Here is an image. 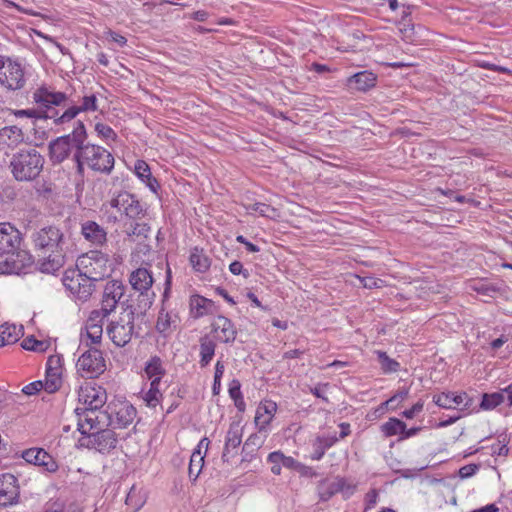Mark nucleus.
<instances>
[{
	"mask_svg": "<svg viewBox=\"0 0 512 512\" xmlns=\"http://www.w3.org/2000/svg\"><path fill=\"white\" fill-rule=\"evenodd\" d=\"M20 231L10 223H0V274H21L31 266L32 256L21 249Z\"/></svg>",
	"mask_w": 512,
	"mask_h": 512,
	"instance_id": "f257e3e1",
	"label": "nucleus"
},
{
	"mask_svg": "<svg viewBox=\"0 0 512 512\" xmlns=\"http://www.w3.org/2000/svg\"><path fill=\"white\" fill-rule=\"evenodd\" d=\"M77 173L84 175L85 167L98 173L109 174L114 167L113 155L104 147L87 143L75 151Z\"/></svg>",
	"mask_w": 512,
	"mask_h": 512,
	"instance_id": "f03ea898",
	"label": "nucleus"
},
{
	"mask_svg": "<svg viewBox=\"0 0 512 512\" xmlns=\"http://www.w3.org/2000/svg\"><path fill=\"white\" fill-rule=\"evenodd\" d=\"M113 210L124 214L131 220L142 219L146 215L144 205L135 195L126 191L118 193L102 206V211L107 216L108 221L115 223L118 220V216Z\"/></svg>",
	"mask_w": 512,
	"mask_h": 512,
	"instance_id": "7ed1b4c3",
	"label": "nucleus"
},
{
	"mask_svg": "<svg viewBox=\"0 0 512 512\" xmlns=\"http://www.w3.org/2000/svg\"><path fill=\"white\" fill-rule=\"evenodd\" d=\"M44 159L33 148L23 149L13 155L10 168L17 181H32L42 171Z\"/></svg>",
	"mask_w": 512,
	"mask_h": 512,
	"instance_id": "20e7f679",
	"label": "nucleus"
},
{
	"mask_svg": "<svg viewBox=\"0 0 512 512\" xmlns=\"http://www.w3.org/2000/svg\"><path fill=\"white\" fill-rule=\"evenodd\" d=\"M76 267L92 282L103 279L111 272L107 255L100 251L81 255L77 259Z\"/></svg>",
	"mask_w": 512,
	"mask_h": 512,
	"instance_id": "39448f33",
	"label": "nucleus"
},
{
	"mask_svg": "<svg viewBox=\"0 0 512 512\" xmlns=\"http://www.w3.org/2000/svg\"><path fill=\"white\" fill-rule=\"evenodd\" d=\"M25 83V65L18 59L0 56V85L8 90H19Z\"/></svg>",
	"mask_w": 512,
	"mask_h": 512,
	"instance_id": "423d86ee",
	"label": "nucleus"
},
{
	"mask_svg": "<svg viewBox=\"0 0 512 512\" xmlns=\"http://www.w3.org/2000/svg\"><path fill=\"white\" fill-rule=\"evenodd\" d=\"M62 283L70 295L80 302L87 301L94 289L93 282L84 276L77 267L64 272Z\"/></svg>",
	"mask_w": 512,
	"mask_h": 512,
	"instance_id": "0eeeda50",
	"label": "nucleus"
},
{
	"mask_svg": "<svg viewBox=\"0 0 512 512\" xmlns=\"http://www.w3.org/2000/svg\"><path fill=\"white\" fill-rule=\"evenodd\" d=\"M77 373L87 379L96 378L106 370V361L98 349L83 352L76 362Z\"/></svg>",
	"mask_w": 512,
	"mask_h": 512,
	"instance_id": "6e6552de",
	"label": "nucleus"
},
{
	"mask_svg": "<svg viewBox=\"0 0 512 512\" xmlns=\"http://www.w3.org/2000/svg\"><path fill=\"white\" fill-rule=\"evenodd\" d=\"M75 412L78 416V430L82 435H87V437L108 425L109 415L105 411L77 407Z\"/></svg>",
	"mask_w": 512,
	"mask_h": 512,
	"instance_id": "1a4fd4ad",
	"label": "nucleus"
},
{
	"mask_svg": "<svg viewBox=\"0 0 512 512\" xmlns=\"http://www.w3.org/2000/svg\"><path fill=\"white\" fill-rule=\"evenodd\" d=\"M134 330L133 314L126 313L119 320L107 326V335L117 347H124L132 338Z\"/></svg>",
	"mask_w": 512,
	"mask_h": 512,
	"instance_id": "9d476101",
	"label": "nucleus"
},
{
	"mask_svg": "<svg viewBox=\"0 0 512 512\" xmlns=\"http://www.w3.org/2000/svg\"><path fill=\"white\" fill-rule=\"evenodd\" d=\"M171 285V270H167V277H166V288L164 291V299L167 298L168 292L170 290ZM165 300H163V303ZM180 324V317L179 313L176 309H168L166 306L163 305L162 309L159 312L157 323H156V329L159 333L163 334L164 336L170 335L174 330L178 328Z\"/></svg>",
	"mask_w": 512,
	"mask_h": 512,
	"instance_id": "9b49d317",
	"label": "nucleus"
},
{
	"mask_svg": "<svg viewBox=\"0 0 512 512\" xmlns=\"http://www.w3.org/2000/svg\"><path fill=\"white\" fill-rule=\"evenodd\" d=\"M35 247L46 254L50 250L62 249L63 233L55 226H48L36 231L32 236Z\"/></svg>",
	"mask_w": 512,
	"mask_h": 512,
	"instance_id": "f8f14e48",
	"label": "nucleus"
},
{
	"mask_svg": "<svg viewBox=\"0 0 512 512\" xmlns=\"http://www.w3.org/2000/svg\"><path fill=\"white\" fill-rule=\"evenodd\" d=\"M100 312H91L86 320L85 326L80 333V344L90 346L99 344L103 334V320Z\"/></svg>",
	"mask_w": 512,
	"mask_h": 512,
	"instance_id": "ddd939ff",
	"label": "nucleus"
},
{
	"mask_svg": "<svg viewBox=\"0 0 512 512\" xmlns=\"http://www.w3.org/2000/svg\"><path fill=\"white\" fill-rule=\"evenodd\" d=\"M63 358L59 354L48 357L45 373V391L56 392L62 384Z\"/></svg>",
	"mask_w": 512,
	"mask_h": 512,
	"instance_id": "4468645a",
	"label": "nucleus"
},
{
	"mask_svg": "<svg viewBox=\"0 0 512 512\" xmlns=\"http://www.w3.org/2000/svg\"><path fill=\"white\" fill-rule=\"evenodd\" d=\"M117 442L118 436L113 429L102 428L99 431L91 433V435L87 437V443H82V445L87 446L88 448H93L98 452L105 454L114 449L117 445Z\"/></svg>",
	"mask_w": 512,
	"mask_h": 512,
	"instance_id": "2eb2a0df",
	"label": "nucleus"
},
{
	"mask_svg": "<svg viewBox=\"0 0 512 512\" xmlns=\"http://www.w3.org/2000/svg\"><path fill=\"white\" fill-rule=\"evenodd\" d=\"M277 409V403L273 400L263 399L260 401L254 417V423L259 433H264V436L268 434Z\"/></svg>",
	"mask_w": 512,
	"mask_h": 512,
	"instance_id": "dca6fc26",
	"label": "nucleus"
},
{
	"mask_svg": "<svg viewBox=\"0 0 512 512\" xmlns=\"http://www.w3.org/2000/svg\"><path fill=\"white\" fill-rule=\"evenodd\" d=\"M78 399L82 409L101 410L107 400V395L101 387L87 384L80 387Z\"/></svg>",
	"mask_w": 512,
	"mask_h": 512,
	"instance_id": "f3484780",
	"label": "nucleus"
},
{
	"mask_svg": "<svg viewBox=\"0 0 512 512\" xmlns=\"http://www.w3.org/2000/svg\"><path fill=\"white\" fill-rule=\"evenodd\" d=\"M22 458L29 464L41 468L43 472L54 473L59 466L56 460L42 448H30L22 452Z\"/></svg>",
	"mask_w": 512,
	"mask_h": 512,
	"instance_id": "a211bd4d",
	"label": "nucleus"
},
{
	"mask_svg": "<svg viewBox=\"0 0 512 512\" xmlns=\"http://www.w3.org/2000/svg\"><path fill=\"white\" fill-rule=\"evenodd\" d=\"M19 498L17 478L9 473L0 475V507L16 504Z\"/></svg>",
	"mask_w": 512,
	"mask_h": 512,
	"instance_id": "6ab92c4d",
	"label": "nucleus"
},
{
	"mask_svg": "<svg viewBox=\"0 0 512 512\" xmlns=\"http://www.w3.org/2000/svg\"><path fill=\"white\" fill-rule=\"evenodd\" d=\"M32 98L39 106L50 108L52 106H60L63 104L67 99V95L43 85L33 92Z\"/></svg>",
	"mask_w": 512,
	"mask_h": 512,
	"instance_id": "aec40b11",
	"label": "nucleus"
},
{
	"mask_svg": "<svg viewBox=\"0 0 512 512\" xmlns=\"http://www.w3.org/2000/svg\"><path fill=\"white\" fill-rule=\"evenodd\" d=\"M243 425L241 420L232 421L225 438V446L223 451V459L237 454V449L242 443Z\"/></svg>",
	"mask_w": 512,
	"mask_h": 512,
	"instance_id": "412c9836",
	"label": "nucleus"
},
{
	"mask_svg": "<svg viewBox=\"0 0 512 512\" xmlns=\"http://www.w3.org/2000/svg\"><path fill=\"white\" fill-rule=\"evenodd\" d=\"M75 148L71 135H65L53 140L49 145L50 158L54 163L63 162Z\"/></svg>",
	"mask_w": 512,
	"mask_h": 512,
	"instance_id": "4be33fe9",
	"label": "nucleus"
},
{
	"mask_svg": "<svg viewBox=\"0 0 512 512\" xmlns=\"http://www.w3.org/2000/svg\"><path fill=\"white\" fill-rule=\"evenodd\" d=\"M209 444L210 441L208 438H202L199 441L197 447L194 449L193 453L191 454L188 472L189 477L193 480H196L202 471V468L204 466V458L208 450Z\"/></svg>",
	"mask_w": 512,
	"mask_h": 512,
	"instance_id": "5701e85b",
	"label": "nucleus"
},
{
	"mask_svg": "<svg viewBox=\"0 0 512 512\" xmlns=\"http://www.w3.org/2000/svg\"><path fill=\"white\" fill-rule=\"evenodd\" d=\"M212 330L216 340L222 343L233 342L236 338V329L230 319L217 316L212 323Z\"/></svg>",
	"mask_w": 512,
	"mask_h": 512,
	"instance_id": "b1692460",
	"label": "nucleus"
},
{
	"mask_svg": "<svg viewBox=\"0 0 512 512\" xmlns=\"http://www.w3.org/2000/svg\"><path fill=\"white\" fill-rule=\"evenodd\" d=\"M65 263V256L62 249L50 250L38 261L39 270L43 273L53 274Z\"/></svg>",
	"mask_w": 512,
	"mask_h": 512,
	"instance_id": "393cba45",
	"label": "nucleus"
},
{
	"mask_svg": "<svg viewBox=\"0 0 512 512\" xmlns=\"http://www.w3.org/2000/svg\"><path fill=\"white\" fill-rule=\"evenodd\" d=\"M136 409L133 405L124 403L121 404L115 411L114 417L109 416L108 425L112 428H126L133 423L136 417Z\"/></svg>",
	"mask_w": 512,
	"mask_h": 512,
	"instance_id": "a878e982",
	"label": "nucleus"
},
{
	"mask_svg": "<svg viewBox=\"0 0 512 512\" xmlns=\"http://www.w3.org/2000/svg\"><path fill=\"white\" fill-rule=\"evenodd\" d=\"M129 282L134 290L144 294L152 288L154 279L150 270L138 268L131 272Z\"/></svg>",
	"mask_w": 512,
	"mask_h": 512,
	"instance_id": "bb28decb",
	"label": "nucleus"
},
{
	"mask_svg": "<svg viewBox=\"0 0 512 512\" xmlns=\"http://www.w3.org/2000/svg\"><path fill=\"white\" fill-rule=\"evenodd\" d=\"M81 233L92 245H103L107 240V233L95 221H86L81 225Z\"/></svg>",
	"mask_w": 512,
	"mask_h": 512,
	"instance_id": "cd10ccee",
	"label": "nucleus"
},
{
	"mask_svg": "<svg viewBox=\"0 0 512 512\" xmlns=\"http://www.w3.org/2000/svg\"><path fill=\"white\" fill-rule=\"evenodd\" d=\"M162 383L149 382L148 387H143L140 396L145 405L149 408H156L163 400Z\"/></svg>",
	"mask_w": 512,
	"mask_h": 512,
	"instance_id": "c85d7f7f",
	"label": "nucleus"
},
{
	"mask_svg": "<svg viewBox=\"0 0 512 512\" xmlns=\"http://www.w3.org/2000/svg\"><path fill=\"white\" fill-rule=\"evenodd\" d=\"M134 173L151 192L157 193L159 183L157 179L152 176L151 169L147 162L144 160H137L134 165Z\"/></svg>",
	"mask_w": 512,
	"mask_h": 512,
	"instance_id": "c756f323",
	"label": "nucleus"
},
{
	"mask_svg": "<svg viewBox=\"0 0 512 512\" xmlns=\"http://www.w3.org/2000/svg\"><path fill=\"white\" fill-rule=\"evenodd\" d=\"M342 485V477L328 478L320 481L317 486L319 499L321 501H328L336 493H339V489L342 488Z\"/></svg>",
	"mask_w": 512,
	"mask_h": 512,
	"instance_id": "7c9ffc66",
	"label": "nucleus"
},
{
	"mask_svg": "<svg viewBox=\"0 0 512 512\" xmlns=\"http://www.w3.org/2000/svg\"><path fill=\"white\" fill-rule=\"evenodd\" d=\"M166 371L163 367L162 360L157 357H151L145 364L144 374L149 382L162 383L161 380Z\"/></svg>",
	"mask_w": 512,
	"mask_h": 512,
	"instance_id": "2f4dec72",
	"label": "nucleus"
},
{
	"mask_svg": "<svg viewBox=\"0 0 512 512\" xmlns=\"http://www.w3.org/2000/svg\"><path fill=\"white\" fill-rule=\"evenodd\" d=\"M189 304L190 313L194 318H201L210 314L214 306L213 301L200 295L191 296Z\"/></svg>",
	"mask_w": 512,
	"mask_h": 512,
	"instance_id": "473e14b6",
	"label": "nucleus"
},
{
	"mask_svg": "<svg viewBox=\"0 0 512 512\" xmlns=\"http://www.w3.org/2000/svg\"><path fill=\"white\" fill-rule=\"evenodd\" d=\"M22 335V327L5 323L0 326V347L16 343Z\"/></svg>",
	"mask_w": 512,
	"mask_h": 512,
	"instance_id": "72a5a7b5",
	"label": "nucleus"
},
{
	"mask_svg": "<svg viewBox=\"0 0 512 512\" xmlns=\"http://www.w3.org/2000/svg\"><path fill=\"white\" fill-rule=\"evenodd\" d=\"M23 141L22 130L16 126H6L0 130V144L13 148Z\"/></svg>",
	"mask_w": 512,
	"mask_h": 512,
	"instance_id": "f704fd0d",
	"label": "nucleus"
},
{
	"mask_svg": "<svg viewBox=\"0 0 512 512\" xmlns=\"http://www.w3.org/2000/svg\"><path fill=\"white\" fill-rule=\"evenodd\" d=\"M189 261L196 272L205 273L209 270L211 261L203 249L194 247L190 252Z\"/></svg>",
	"mask_w": 512,
	"mask_h": 512,
	"instance_id": "c9c22d12",
	"label": "nucleus"
},
{
	"mask_svg": "<svg viewBox=\"0 0 512 512\" xmlns=\"http://www.w3.org/2000/svg\"><path fill=\"white\" fill-rule=\"evenodd\" d=\"M376 82V76L369 71H362L354 74L350 79V85H355V88L360 91H366L373 87Z\"/></svg>",
	"mask_w": 512,
	"mask_h": 512,
	"instance_id": "e433bc0d",
	"label": "nucleus"
},
{
	"mask_svg": "<svg viewBox=\"0 0 512 512\" xmlns=\"http://www.w3.org/2000/svg\"><path fill=\"white\" fill-rule=\"evenodd\" d=\"M215 348L216 344L212 339L208 337H202L200 339L199 364L201 367H206L212 361L215 355Z\"/></svg>",
	"mask_w": 512,
	"mask_h": 512,
	"instance_id": "4c0bfd02",
	"label": "nucleus"
},
{
	"mask_svg": "<svg viewBox=\"0 0 512 512\" xmlns=\"http://www.w3.org/2000/svg\"><path fill=\"white\" fill-rule=\"evenodd\" d=\"M405 423L395 417L389 418V420L381 425V432L385 437L399 436V440L402 439Z\"/></svg>",
	"mask_w": 512,
	"mask_h": 512,
	"instance_id": "58836bf2",
	"label": "nucleus"
},
{
	"mask_svg": "<svg viewBox=\"0 0 512 512\" xmlns=\"http://www.w3.org/2000/svg\"><path fill=\"white\" fill-rule=\"evenodd\" d=\"M124 291L125 288L121 281L112 280L105 285L103 297L119 302L124 295Z\"/></svg>",
	"mask_w": 512,
	"mask_h": 512,
	"instance_id": "ea45409f",
	"label": "nucleus"
},
{
	"mask_svg": "<svg viewBox=\"0 0 512 512\" xmlns=\"http://www.w3.org/2000/svg\"><path fill=\"white\" fill-rule=\"evenodd\" d=\"M375 353L378 357V361L380 363L381 370L383 371V373L389 374V373L397 372L399 370V368H400L399 362L390 358L386 352L378 350Z\"/></svg>",
	"mask_w": 512,
	"mask_h": 512,
	"instance_id": "a19ab883",
	"label": "nucleus"
},
{
	"mask_svg": "<svg viewBox=\"0 0 512 512\" xmlns=\"http://www.w3.org/2000/svg\"><path fill=\"white\" fill-rule=\"evenodd\" d=\"M95 132L97 136L103 140L106 144H110L111 142L116 141L117 134L116 132L107 124L98 122L95 124Z\"/></svg>",
	"mask_w": 512,
	"mask_h": 512,
	"instance_id": "79ce46f5",
	"label": "nucleus"
},
{
	"mask_svg": "<svg viewBox=\"0 0 512 512\" xmlns=\"http://www.w3.org/2000/svg\"><path fill=\"white\" fill-rule=\"evenodd\" d=\"M409 393H410V387L404 386V387L400 388L387 401L383 402V405L390 406V409L395 410L408 398Z\"/></svg>",
	"mask_w": 512,
	"mask_h": 512,
	"instance_id": "37998d69",
	"label": "nucleus"
},
{
	"mask_svg": "<svg viewBox=\"0 0 512 512\" xmlns=\"http://www.w3.org/2000/svg\"><path fill=\"white\" fill-rule=\"evenodd\" d=\"M144 503L145 499L141 494V491L133 486L127 494L126 504L136 512L144 505Z\"/></svg>",
	"mask_w": 512,
	"mask_h": 512,
	"instance_id": "c03bdc74",
	"label": "nucleus"
},
{
	"mask_svg": "<svg viewBox=\"0 0 512 512\" xmlns=\"http://www.w3.org/2000/svg\"><path fill=\"white\" fill-rule=\"evenodd\" d=\"M151 228L147 223H139L134 222L130 225V228H127L126 235L128 238H134V237H142V238H148L150 234Z\"/></svg>",
	"mask_w": 512,
	"mask_h": 512,
	"instance_id": "a18cd8bd",
	"label": "nucleus"
},
{
	"mask_svg": "<svg viewBox=\"0 0 512 512\" xmlns=\"http://www.w3.org/2000/svg\"><path fill=\"white\" fill-rule=\"evenodd\" d=\"M500 404H503V398L501 392L499 391L484 394L480 406L484 410H492Z\"/></svg>",
	"mask_w": 512,
	"mask_h": 512,
	"instance_id": "49530a36",
	"label": "nucleus"
},
{
	"mask_svg": "<svg viewBox=\"0 0 512 512\" xmlns=\"http://www.w3.org/2000/svg\"><path fill=\"white\" fill-rule=\"evenodd\" d=\"M70 135L73 139V144L75 145L76 150L80 145H85L84 141L86 139V128L84 123L82 121H77L76 126Z\"/></svg>",
	"mask_w": 512,
	"mask_h": 512,
	"instance_id": "de8ad7c7",
	"label": "nucleus"
},
{
	"mask_svg": "<svg viewBox=\"0 0 512 512\" xmlns=\"http://www.w3.org/2000/svg\"><path fill=\"white\" fill-rule=\"evenodd\" d=\"M80 113L94 112L98 109V98L95 94L85 95L81 105L77 106Z\"/></svg>",
	"mask_w": 512,
	"mask_h": 512,
	"instance_id": "09e8293b",
	"label": "nucleus"
},
{
	"mask_svg": "<svg viewBox=\"0 0 512 512\" xmlns=\"http://www.w3.org/2000/svg\"><path fill=\"white\" fill-rule=\"evenodd\" d=\"M267 461L272 465L271 472L274 475H280L283 467V453L281 451L271 452L267 457Z\"/></svg>",
	"mask_w": 512,
	"mask_h": 512,
	"instance_id": "8fccbe9b",
	"label": "nucleus"
},
{
	"mask_svg": "<svg viewBox=\"0 0 512 512\" xmlns=\"http://www.w3.org/2000/svg\"><path fill=\"white\" fill-rule=\"evenodd\" d=\"M22 347L25 350H32L37 352H43L46 350L47 345L43 341H39L34 337H27L22 342Z\"/></svg>",
	"mask_w": 512,
	"mask_h": 512,
	"instance_id": "3c124183",
	"label": "nucleus"
},
{
	"mask_svg": "<svg viewBox=\"0 0 512 512\" xmlns=\"http://www.w3.org/2000/svg\"><path fill=\"white\" fill-rule=\"evenodd\" d=\"M452 392H442L433 396V402L443 409H453Z\"/></svg>",
	"mask_w": 512,
	"mask_h": 512,
	"instance_id": "603ef678",
	"label": "nucleus"
},
{
	"mask_svg": "<svg viewBox=\"0 0 512 512\" xmlns=\"http://www.w3.org/2000/svg\"><path fill=\"white\" fill-rule=\"evenodd\" d=\"M224 371H225V366H224L223 362L217 361V363L215 365L214 381H213V386H212V390H213L214 394H218L220 392L221 379L223 377Z\"/></svg>",
	"mask_w": 512,
	"mask_h": 512,
	"instance_id": "864d4df0",
	"label": "nucleus"
},
{
	"mask_svg": "<svg viewBox=\"0 0 512 512\" xmlns=\"http://www.w3.org/2000/svg\"><path fill=\"white\" fill-rule=\"evenodd\" d=\"M78 114H80V111L78 110L77 106H71L66 109L59 117H57L54 122L57 125L65 124L76 118Z\"/></svg>",
	"mask_w": 512,
	"mask_h": 512,
	"instance_id": "5fc2aeb1",
	"label": "nucleus"
},
{
	"mask_svg": "<svg viewBox=\"0 0 512 512\" xmlns=\"http://www.w3.org/2000/svg\"><path fill=\"white\" fill-rule=\"evenodd\" d=\"M246 210L249 213H256V214H259L260 216H267V217L270 216L269 212L273 211V209L271 208L270 205H267V204L261 203V202H256V203L247 205Z\"/></svg>",
	"mask_w": 512,
	"mask_h": 512,
	"instance_id": "6e6d98bb",
	"label": "nucleus"
},
{
	"mask_svg": "<svg viewBox=\"0 0 512 512\" xmlns=\"http://www.w3.org/2000/svg\"><path fill=\"white\" fill-rule=\"evenodd\" d=\"M118 302L107 299L102 296L101 300V308L98 310H93L92 312H100L102 318H106L112 311L115 310Z\"/></svg>",
	"mask_w": 512,
	"mask_h": 512,
	"instance_id": "4d7b16f0",
	"label": "nucleus"
},
{
	"mask_svg": "<svg viewBox=\"0 0 512 512\" xmlns=\"http://www.w3.org/2000/svg\"><path fill=\"white\" fill-rule=\"evenodd\" d=\"M14 114L18 118L26 117V118H29L31 120H37V119L43 118L42 112L37 111L36 109H33V108L17 110V111L14 112Z\"/></svg>",
	"mask_w": 512,
	"mask_h": 512,
	"instance_id": "13d9d810",
	"label": "nucleus"
},
{
	"mask_svg": "<svg viewBox=\"0 0 512 512\" xmlns=\"http://www.w3.org/2000/svg\"><path fill=\"white\" fill-rule=\"evenodd\" d=\"M360 283L367 289L380 288L383 286V280L373 276L359 277Z\"/></svg>",
	"mask_w": 512,
	"mask_h": 512,
	"instance_id": "bf43d9fd",
	"label": "nucleus"
},
{
	"mask_svg": "<svg viewBox=\"0 0 512 512\" xmlns=\"http://www.w3.org/2000/svg\"><path fill=\"white\" fill-rule=\"evenodd\" d=\"M424 408V401H417L411 408L406 409L402 412V416L406 419H413L416 415L422 412Z\"/></svg>",
	"mask_w": 512,
	"mask_h": 512,
	"instance_id": "052dcab7",
	"label": "nucleus"
},
{
	"mask_svg": "<svg viewBox=\"0 0 512 512\" xmlns=\"http://www.w3.org/2000/svg\"><path fill=\"white\" fill-rule=\"evenodd\" d=\"M42 389H45V381H34L25 385L22 389V392L26 395H35Z\"/></svg>",
	"mask_w": 512,
	"mask_h": 512,
	"instance_id": "680f3d73",
	"label": "nucleus"
},
{
	"mask_svg": "<svg viewBox=\"0 0 512 512\" xmlns=\"http://www.w3.org/2000/svg\"><path fill=\"white\" fill-rule=\"evenodd\" d=\"M478 470L477 464H468L459 469L458 475L461 479H467L475 475Z\"/></svg>",
	"mask_w": 512,
	"mask_h": 512,
	"instance_id": "e2e57ef3",
	"label": "nucleus"
},
{
	"mask_svg": "<svg viewBox=\"0 0 512 512\" xmlns=\"http://www.w3.org/2000/svg\"><path fill=\"white\" fill-rule=\"evenodd\" d=\"M343 485L342 488L339 489V493L343 495L344 498L351 497L355 490H356V484L353 482L348 481L346 478L342 477Z\"/></svg>",
	"mask_w": 512,
	"mask_h": 512,
	"instance_id": "0e129e2a",
	"label": "nucleus"
},
{
	"mask_svg": "<svg viewBox=\"0 0 512 512\" xmlns=\"http://www.w3.org/2000/svg\"><path fill=\"white\" fill-rule=\"evenodd\" d=\"M378 502V492L373 489L365 496V510L373 508Z\"/></svg>",
	"mask_w": 512,
	"mask_h": 512,
	"instance_id": "69168bd1",
	"label": "nucleus"
},
{
	"mask_svg": "<svg viewBox=\"0 0 512 512\" xmlns=\"http://www.w3.org/2000/svg\"><path fill=\"white\" fill-rule=\"evenodd\" d=\"M283 467L292 469V470H300L303 466L297 460H295L291 456H286L283 454Z\"/></svg>",
	"mask_w": 512,
	"mask_h": 512,
	"instance_id": "338daca9",
	"label": "nucleus"
},
{
	"mask_svg": "<svg viewBox=\"0 0 512 512\" xmlns=\"http://www.w3.org/2000/svg\"><path fill=\"white\" fill-rule=\"evenodd\" d=\"M500 392L502 394L503 404L512 406V383L506 388L502 389Z\"/></svg>",
	"mask_w": 512,
	"mask_h": 512,
	"instance_id": "774afa93",
	"label": "nucleus"
}]
</instances>
